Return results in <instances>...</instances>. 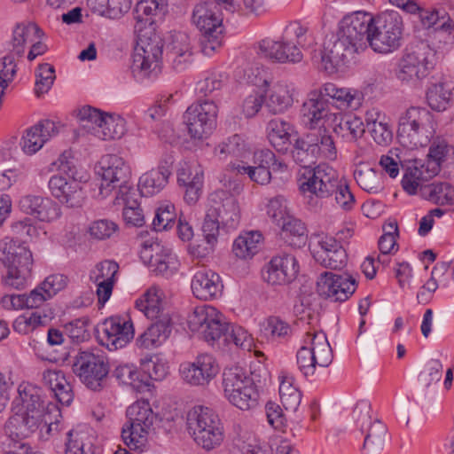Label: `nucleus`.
I'll list each match as a JSON object with an SVG mask.
<instances>
[{"instance_id": "1", "label": "nucleus", "mask_w": 454, "mask_h": 454, "mask_svg": "<svg viewBox=\"0 0 454 454\" xmlns=\"http://www.w3.org/2000/svg\"><path fill=\"white\" fill-rule=\"evenodd\" d=\"M136 47L132 61V73L138 78H155L161 72L163 40L156 32L153 22L138 20L134 25Z\"/></svg>"}, {"instance_id": "2", "label": "nucleus", "mask_w": 454, "mask_h": 454, "mask_svg": "<svg viewBox=\"0 0 454 454\" xmlns=\"http://www.w3.org/2000/svg\"><path fill=\"white\" fill-rule=\"evenodd\" d=\"M300 189L317 198L325 199L334 195L336 203L345 211L351 210L356 203L348 184L338 178L336 171L328 165H318L309 170L300 179Z\"/></svg>"}, {"instance_id": "3", "label": "nucleus", "mask_w": 454, "mask_h": 454, "mask_svg": "<svg viewBox=\"0 0 454 454\" xmlns=\"http://www.w3.org/2000/svg\"><path fill=\"white\" fill-rule=\"evenodd\" d=\"M211 205L207 210L201 231L210 249L216 244L220 224L227 230L238 228L241 212L238 200L224 190L211 195Z\"/></svg>"}, {"instance_id": "4", "label": "nucleus", "mask_w": 454, "mask_h": 454, "mask_svg": "<svg viewBox=\"0 0 454 454\" xmlns=\"http://www.w3.org/2000/svg\"><path fill=\"white\" fill-rule=\"evenodd\" d=\"M434 116L425 107L411 106L399 117L397 138L409 149L427 146L435 133Z\"/></svg>"}, {"instance_id": "5", "label": "nucleus", "mask_w": 454, "mask_h": 454, "mask_svg": "<svg viewBox=\"0 0 454 454\" xmlns=\"http://www.w3.org/2000/svg\"><path fill=\"white\" fill-rule=\"evenodd\" d=\"M308 28L298 22L290 23L279 40L263 39L259 43L260 52L273 61L279 63L300 62L302 59L301 49L307 44Z\"/></svg>"}, {"instance_id": "6", "label": "nucleus", "mask_w": 454, "mask_h": 454, "mask_svg": "<svg viewBox=\"0 0 454 454\" xmlns=\"http://www.w3.org/2000/svg\"><path fill=\"white\" fill-rule=\"evenodd\" d=\"M0 261L7 268L3 284L14 289H22L31 274L32 253L10 238L0 241Z\"/></svg>"}, {"instance_id": "7", "label": "nucleus", "mask_w": 454, "mask_h": 454, "mask_svg": "<svg viewBox=\"0 0 454 454\" xmlns=\"http://www.w3.org/2000/svg\"><path fill=\"white\" fill-rule=\"evenodd\" d=\"M369 46L375 52L387 54L401 46L403 29V19L399 12L387 11L375 17L371 15Z\"/></svg>"}, {"instance_id": "8", "label": "nucleus", "mask_w": 454, "mask_h": 454, "mask_svg": "<svg viewBox=\"0 0 454 454\" xmlns=\"http://www.w3.org/2000/svg\"><path fill=\"white\" fill-rule=\"evenodd\" d=\"M58 162V168L67 176L57 174L50 178L48 187L51 194L68 207H82L85 194L80 183L75 179L77 170L74 160L70 158V153H62Z\"/></svg>"}, {"instance_id": "9", "label": "nucleus", "mask_w": 454, "mask_h": 454, "mask_svg": "<svg viewBox=\"0 0 454 454\" xmlns=\"http://www.w3.org/2000/svg\"><path fill=\"white\" fill-rule=\"evenodd\" d=\"M434 58L433 50L425 43L407 48L396 65V79L402 84L418 86L433 68Z\"/></svg>"}, {"instance_id": "10", "label": "nucleus", "mask_w": 454, "mask_h": 454, "mask_svg": "<svg viewBox=\"0 0 454 454\" xmlns=\"http://www.w3.org/2000/svg\"><path fill=\"white\" fill-rule=\"evenodd\" d=\"M450 150L445 140L437 139L433 142L427 159L425 160L414 159L404 169L402 186L409 194L418 191L419 180H429L435 176L441 169V164Z\"/></svg>"}, {"instance_id": "11", "label": "nucleus", "mask_w": 454, "mask_h": 454, "mask_svg": "<svg viewBox=\"0 0 454 454\" xmlns=\"http://www.w3.org/2000/svg\"><path fill=\"white\" fill-rule=\"evenodd\" d=\"M187 429L195 442L207 450L218 447L223 430L218 416L204 406H195L187 414Z\"/></svg>"}, {"instance_id": "12", "label": "nucleus", "mask_w": 454, "mask_h": 454, "mask_svg": "<svg viewBox=\"0 0 454 454\" xmlns=\"http://www.w3.org/2000/svg\"><path fill=\"white\" fill-rule=\"evenodd\" d=\"M223 387L225 398L239 410L248 411L258 405L259 393L256 386L241 368L225 369Z\"/></svg>"}, {"instance_id": "13", "label": "nucleus", "mask_w": 454, "mask_h": 454, "mask_svg": "<svg viewBox=\"0 0 454 454\" xmlns=\"http://www.w3.org/2000/svg\"><path fill=\"white\" fill-rule=\"evenodd\" d=\"M128 421L122 427L121 437L125 444L133 450L143 451L146 434L156 419L150 404L146 401H137L127 410Z\"/></svg>"}, {"instance_id": "14", "label": "nucleus", "mask_w": 454, "mask_h": 454, "mask_svg": "<svg viewBox=\"0 0 454 454\" xmlns=\"http://www.w3.org/2000/svg\"><path fill=\"white\" fill-rule=\"evenodd\" d=\"M333 351L325 334L308 333L304 345L296 355L297 365L301 372L308 377L316 372L317 367H327L333 361Z\"/></svg>"}, {"instance_id": "15", "label": "nucleus", "mask_w": 454, "mask_h": 454, "mask_svg": "<svg viewBox=\"0 0 454 454\" xmlns=\"http://www.w3.org/2000/svg\"><path fill=\"white\" fill-rule=\"evenodd\" d=\"M217 113L214 101L204 100L190 106L184 114L190 137L197 140L207 138L215 128Z\"/></svg>"}, {"instance_id": "16", "label": "nucleus", "mask_w": 454, "mask_h": 454, "mask_svg": "<svg viewBox=\"0 0 454 454\" xmlns=\"http://www.w3.org/2000/svg\"><path fill=\"white\" fill-rule=\"evenodd\" d=\"M72 368L74 373L88 388L93 391L103 389L109 368L102 356L81 351L75 356Z\"/></svg>"}, {"instance_id": "17", "label": "nucleus", "mask_w": 454, "mask_h": 454, "mask_svg": "<svg viewBox=\"0 0 454 454\" xmlns=\"http://www.w3.org/2000/svg\"><path fill=\"white\" fill-rule=\"evenodd\" d=\"M360 53L361 51L352 43L335 33L325 40L321 51V65L325 72L333 74L348 66Z\"/></svg>"}, {"instance_id": "18", "label": "nucleus", "mask_w": 454, "mask_h": 454, "mask_svg": "<svg viewBox=\"0 0 454 454\" xmlns=\"http://www.w3.org/2000/svg\"><path fill=\"white\" fill-rule=\"evenodd\" d=\"M370 21L371 14L367 12L348 13L340 20L336 34L363 52L369 45Z\"/></svg>"}, {"instance_id": "19", "label": "nucleus", "mask_w": 454, "mask_h": 454, "mask_svg": "<svg viewBox=\"0 0 454 454\" xmlns=\"http://www.w3.org/2000/svg\"><path fill=\"white\" fill-rule=\"evenodd\" d=\"M99 174L102 178L99 196L106 199L118 187L129 183L130 169L122 158L115 154H107L100 160Z\"/></svg>"}, {"instance_id": "20", "label": "nucleus", "mask_w": 454, "mask_h": 454, "mask_svg": "<svg viewBox=\"0 0 454 454\" xmlns=\"http://www.w3.org/2000/svg\"><path fill=\"white\" fill-rule=\"evenodd\" d=\"M96 336L100 345L110 351L117 350L133 339V325L120 317L106 318L97 326Z\"/></svg>"}, {"instance_id": "21", "label": "nucleus", "mask_w": 454, "mask_h": 454, "mask_svg": "<svg viewBox=\"0 0 454 454\" xmlns=\"http://www.w3.org/2000/svg\"><path fill=\"white\" fill-rule=\"evenodd\" d=\"M356 279L348 273L325 272L317 280V294L331 301H344L356 291Z\"/></svg>"}, {"instance_id": "22", "label": "nucleus", "mask_w": 454, "mask_h": 454, "mask_svg": "<svg viewBox=\"0 0 454 454\" xmlns=\"http://www.w3.org/2000/svg\"><path fill=\"white\" fill-rule=\"evenodd\" d=\"M299 273V264L295 256L282 252L274 256L262 270V278L268 284L286 285L293 282Z\"/></svg>"}, {"instance_id": "23", "label": "nucleus", "mask_w": 454, "mask_h": 454, "mask_svg": "<svg viewBox=\"0 0 454 454\" xmlns=\"http://www.w3.org/2000/svg\"><path fill=\"white\" fill-rule=\"evenodd\" d=\"M409 13L417 15L423 28L429 29L439 23L437 33H444L450 41L454 31V21L443 7L416 4L410 5Z\"/></svg>"}, {"instance_id": "24", "label": "nucleus", "mask_w": 454, "mask_h": 454, "mask_svg": "<svg viewBox=\"0 0 454 454\" xmlns=\"http://www.w3.org/2000/svg\"><path fill=\"white\" fill-rule=\"evenodd\" d=\"M46 411H13L4 430L13 440L26 439L40 430Z\"/></svg>"}, {"instance_id": "25", "label": "nucleus", "mask_w": 454, "mask_h": 454, "mask_svg": "<svg viewBox=\"0 0 454 454\" xmlns=\"http://www.w3.org/2000/svg\"><path fill=\"white\" fill-rule=\"evenodd\" d=\"M218 372L215 359L207 354L199 356L193 363L184 364L181 369L184 380L192 386L207 385Z\"/></svg>"}, {"instance_id": "26", "label": "nucleus", "mask_w": 454, "mask_h": 454, "mask_svg": "<svg viewBox=\"0 0 454 454\" xmlns=\"http://www.w3.org/2000/svg\"><path fill=\"white\" fill-rule=\"evenodd\" d=\"M141 258L153 271L163 276L171 275L176 269V258L168 250H163L160 244H144Z\"/></svg>"}, {"instance_id": "27", "label": "nucleus", "mask_w": 454, "mask_h": 454, "mask_svg": "<svg viewBox=\"0 0 454 454\" xmlns=\"http://www.w3.org/2000/svg\"><path fill=\"white\" fill-rule=\"evenodd\" d=\"M19 206L22 212L42 222H50L60 215L59 207L49 198L26 195L20 199Z\"/></svg>"}, {"instance_id": "28", "label": "nucleus", "mask_w": 454, "mask_h": 454, "mask_svg": "<svg viewBox=\"0 0 454 454\" xmlns=\"http://www.w3.org/2000/svg\"><path fill=\"white\" fill-rule=\"evenodd\" d=\"M222 286L219 275L204 267L196 270L191 284L194 296L204 301L215 298L221 293Z\"/></svg>"}, {"instance_id": "29", "label": "nucleus", "mask_w": 454, "mask_h": 454, "mask_svg": "<svg viewBox=\"0 0 454 454\" xmlns=\"http://www.w3.org/2000/svg\"><path fill=\"white\" fill-rule=\"evenodd\" d=\"M320 250L314 252L315 259L324 267L341 270L347 263L348 255L342 246L333 237H323L318 241Z\"/></svg>"}, {"instance_id": "30", "label": "nucleus", "mask_w": 454, "mask_h": 454, "mask_svg": "<svg viewBox=\"0 0 454 454\" xmlns=\"http://www.w3.org/2000/svg\"><path fill=\"white\" fill-rule=\"evenodd\" d=\"M58 133V128L53 121L50 120L42 121L27 129L20 142L21 148L25 153L32 155Z\"/></svg>"}, {"instance_id": "31", "label": "nucleus", "mask_w": 454, "mask_h": 454, "mask_svg": "<svg viewBox=\"0 0 454 454\" xmlns=\"http://www.w3.org/2000/svg\"><path fill=\"white\" fill-rule=\"evenodd\" d=\"M325 98L332 99L333 104L341 110H356L363 103L364 95L352 88H339L333 83H325L321 89Z\"/></svg>"}, {"instance_id": "32", "label": "nucleus", "mask_w": 454, "mask_h": 454, "mask_svg": "<svg viewBox=\"0 0 454 454\" xmlns=\"http://www.w3.org/2000/svg\"><path fill=\"white\" fill-rule=\"evenodd\" d=\"M325 98L332 99L333 104L341 110H356L363 103L364 95L352 88H339L333 83H325L321 89Z\"/></svg>"}, {"instance_id": "33", "label": "nucleus", "mask_w": 454, "mask_h": 454, "mask_svg": "<svg viewBox=\"0 0 454 454\" xmlns=\"http://www.w3.org/2000/svg\"><path fill=\"white\" fill-rule=\"evenodd\" d=\"M49 407L45 406L42 399V390L38 387L22 383L18 387V395L12 402V411H47Z\"/></svg>"}, {"instance_id": "34", "label": "nucleus", "mask_w": 454, "mask_h": 454, "mask_svg": "<svg viewBox=\"0 0 454 454\" xmlns=\"http://www.w3.org/2000/svg\"><path fill=\"white\" fill-rule=\"evenodd\" d=\"M328 99L321 94V90L313 91L303 103L301 112L303 121L308 129L324 124V119L328 116Z\"/></svg>"}, {"instance_id": "35", "label": "nucleus", "mask_w": 454, "mask_h": 454, "mask_svg": "<svg viewBox=\"0 0 454 454\" xmlns=\"http://www.w3.org/2000/svg\"><path fill=\"white\" fill-rule=\"evenodd\" d=\"M43 33L40 27L35 23H19L13 30L10 40V54L15 58H20L25 52L27 43H33L43 36Z\"/></svg>"}, {"instance_id": "36", "label": "nucleus", "mask_w": 454, "mask_h": 454, "mask_svg": "<svg viewBox=\"0 0 454 454\" xmlns=\"http://www.w3.org/2000/svg\"><path fill=\"white\" fill-rule=\"evenodd\" d=\"M366 125L373 141L381 146H387L393 140V130L387 118L378 109H372L365 114Z\"/></svg>"}, {"instance_id": "37", "label": "nucleus", "mask_w": 454, "mask_h": 454, "mask_svg": "<svg viewBox=\"0 0 454 454\" xmlns=\"http://www.w3.org/2000/svg\"><path fill=\"white\" fill-rule=\"evenodd\" d=\"M427 180H419L418 189L425 200L437 205H451L454 203V188L447 182H433L425 184Z\"/></svg>"}, {"instance_id": "38", "label": "nucleus", "mask_w": 454, "mask_h": 454, "mask_svg": "<svg viewBox=\"0 0 454 454\" xmlns=\"http://www.w3.org/2000/svg\"><path fill=\"white\" fill-rule=\"evenodd\" d=\"M171 333V319L168 315H163L162 318L152 324L144 333L137 340L141 348H151L160 345Z\"/></svg>"}, {"instance_id": "39", "label": "nucleus", "mask_w": 454, "mask_h": 454, "mask_svg": "<svg viewBox=\"0 0 454 454\" xmlns=\"http://www.w3.org/2000/svg\"><path fill=\"white\" fill-rule=\"evenodd\" d=\"M192 20L200 31L222 28V19L218 14V8L212 1H204L195 6Z\"/></svg>"}, {"instance_id": "40", "label": "nucleus", "mask_w": 454, "mask_h": 454, "mask_svg": "<svg viewBox=\"0 0 454 454\" xmlns=\"http://www.w3.org/2000/svg\"><path fill=\"white\" fill-rule=\"evenodd\" d=\"M292 125L281 118H274L267 124V137L271 145L280 153H286L291 145Z\"/></svg>"}, {"instance_id": "41", "label": "nucleus", "mask_w": 454, "mask_h": 454, "mask_svg": "<svg viewBox=\"0 0 454 454\" xmlns=\"http://www.w3.org/2000/svg\"><path fill=\"white\" fill-rule=\"evenodd\" d=\"M162 291L153 286H151L144 295L136 301V309L143 312L144 315L152 320L162 318Z\"/></svg>"}, {"instance_id": "42", "label": "nucleus", "mask_w": 454, "mask_h": 454, "mask_svg": "<svg viewBox=\"0 0 454 454\" xmlns=\"http://www.w3.org/2000/svg\"><path fill=\"white\" fill-rule=\"evenodd\" d=\"M310 137H314V146L317 159L325 158L334 160L337 157V148L333 138L331 131L326 129L325 124L309 129Z\"/></svg>"}, {"instance_id": "43", "label": "nucleus", "mask_w": 454, "mask_h": 454, "mask_svg": "<svg viewBox=\"0 0 454 454\" xmlns=\"http://www.w3.org/2000/svg\"><path fill=\"white\" fill-rule=\"evenodd\" d=\"M170 58L175 68H179L184 63L190 61L192 55L191 38L184 32H176L170 37L168 45Z\"/></svg>"}, {"instance_id": "44", "label": "nucleus", "mask_w": 454, "mask_h": 454, "mask_svg": "<svg viewBox=\"0 0 454 454\" xmlns=\"http://www.w3.org/2000/svg\"><path fill=\"white\" fill-rule=\"evenodd\" d=\"M170 174L168 168L160 167L142 175L137 185L140 194L152 196L158 193L167 184Z\"/></svg>"}, {"instance_id": "45", "label": "nucleus", "mask_w": 454, "mask_h": 454, "mask_svg": "<svg viewBox=\"0 0 454 454\" xmlns=\"http://www.w3.org/2000/svg\"><path fill=\"white\" fill-rule=\"evenodd\" d=\"M314 137L309 136V131L297 137L293 145L292 157L301 166L306 168L314 164L317 156L314 146Z\"/></svg>"}, {"instance_id": "46", "label": "nucleus", "mask_w": 454, "mask_h": 454, "mask_svg": "<svg viewBox=\"0 0 454 454\" xmlns=\"http://www.w3.org/2000/svg\"><path fill=\"white\" fill-rule=\"evenodd\" d=\"M54 317L51 308H44L43 311L32 312L29 315H20L13 322V330L20 334H27L39 326L45 325Z\"/></svg>"}, {"instance_id": "47", "label": "nucleus", "mask_w": 454, "mask_h": 454, "mask_svg": "<svg viewBox=\"0 0 454 454\" xmlns=\"http://www.w3.org/2000/svg\"><path fill=\"white\" fill-rule=\"evenodd\" d=\"M125 121L120 115L105 114L99 126H92V133L102 140L119 139L125 134Z\"/></svg>"}, {"instance_id": "48", "label": "nucleus", "mask_w": 454, "mask_h": 454, "mask_svg": "<svg viewBox=\"0 0 454 454\" xmlns=\"http://www.w3.org/2000/svg\"><path fill=\"white\" fill-rule=\"evenodd\" d=\"M262 239L259 231L244 232L234 240L232 251L239 258H252L258 252Z\"/></svg>"}, {"instance_id": "49", "label": "nucleus", "mask_w": 454, "mask_h": 454, "mask_svg": "<svg viewBox=\"0 0 454 454\" xmlns=\"http://www.w3.org/2000/svg\"><path fill=\"white\" fill-rule=\"evenodd\" d=\"M293 101L287 86L276 84L270 90L265 106L270 113L278 114L286 111L293 105Z\"/></svg>"}, {"instance_id": "50", "label": "nucleus", "mask_w": 454, "mask_h": 454, "mask_svg": "<svg viewBox=\"0 0 454 454\" xmlns=\"http://www.w3.org/2000/svg\"><path fill=\"white\" fill-rule=\"evenodd\" d=\"M278 226L281 227L290 246L301 247L306 244V227L301 220L289 215Z\"/></svg>"}, {"instance_id": "51", "label": "nucleus", "mask_w": 454, "mask_h": 454, "mask_svg": "<svg viewBox=\"0 0 454 454\" xmlns=\"http://www.w3.org/2000/svg\"><path fill=\"white\" fill-rule=\"evenodd\" d=\"M357 184L365 192L378 193L383 190L382 176L368 166L360 165L354 172Z\"/></svg>"}, {"instance_id": "52", "label": "nucleus", "mask_w": 454, "mask_h": 454, "mask_svg": "<svg viewBox=\"0 0 454 454\" xmlns=\"http://www.w3.org/2000/svg\"><path fill=\"white\" fill-rule=\"evenodd\" d=\"M215 153L220 156L231 155L242 160L250 154L251 150L246 140L240 135L235 134L220 143Z\"/></svg>"}, {"instance_id": "53", "label": "nucleus", "mask_w": 454, "mask_h": 454, "mask_svg": "<svg viewBox=\"0 0 454 454\" xmlns=\"http://www.w3.org/2000/svg\"><path fill=\"white\" fill-rule=\"evenodd\" d=\"M428 106L434 111H445L450 104L451 90L448 84L439 82L433 84L427 92Z\"/></svg>"}, {"instance_id": "54", "label": "nucleus", "mask_w": 454, "mask_h": 454, "mask_svg": "<svg viewBox=\"0 0 454 454\" xmlns=\"http://www.w3.org/2000/svg\"><path fill=\"white\" fill-rule=\"evenodd\" d=\"M219 311L209 305H201L194 308L188 317V325L192 332L202 333L211 319L218 317Z\"/></svg>"}, {"instance_id": "55", "label": "nucleus", "mask_w": 454, "mask_h": 454, "mask_svg": "<svg viewBox=\"0 0 454 454\" xmlns=\"http://www.w3.org/2000/svg\"><path fill=\"white\" fill-rule=\"evenodd\" d=\"M136 23L138 20L149 19L155 27L154 21L152 20V16L162 17L168 12V1L167 0H140L136 5Z\"/></svg>"}, {"instance_id": "56", "label": "nucleus", "mask_w": 454, "mask_h": 454, "mask_svg": "<svg viewBox=\"0 0 454 454\" xmlns=\"http://www.w3.org/2000/svg\"><path fill=\"white\" fill-rule=\"evenodd\" d=\"M333 130L337 135L353 141L362 137L365 132L362 119L356 116L341 119L338 124L334 125Z\"/></svg>"}, {"instance_id": "57", "label": "nucleus", "mask_w": 454, "mask_h": 454, "mask_svg": "<svg viewBox=\"0 0 454 454\" xmlns=\"http://www.w3.org/2000/svg\"><path fill=\"white\" fill-rule=\"evenodd\" d=\"M113 376L123 385L142 391L147 385L140 379V372L133 364H119L113 371Z\"/></svg>"}, {"instance_id": "58", "label": "nucleus", "mask_w": 454, "mask_h": 454, "mask_svg": "<svg viewBox=\"0 0 454 454\" xmlns=\"http://www.w3.org/2000/svg\"><path fill=\"white\" fill-rule=\"evenodd\" d=\"M279 395L283 407L289 411H297L301 401V395L297 387L293 385L291 378L283 377L279 386Z\"/></svg>"}, {"instance_id": "59", "label": "nucleus", "mask_w": 454, "mask_h": 454, "mask_svg": "<svg viewBox=\"0 0 454 454\" xmlns=\"http://www.w3.org/2000/svg\"><path fill=\"white\" fill-rule=\"evenodd\" d=\"M387 442V428L378 419L370 427L364 442V448L368 449L371 453L382 450Z\"/></svg>"}, {"instance_id": "60", "label": "nucleus", "mask_w": 454, "mask_h": 454, "mask_svg": "<svg viewBox=\"0 0 454 454\" xmlns=\"http://www.w3.org/2000/svg\"><path fill=\"white\" fill-rule=\"evenodd\" d=\"M262 335L268 339H275L288 336L291 332V326L288 323L278 317H270L260 325Z\"/></svg>"}, {"instance_id": "61", "label": "nucleus", "mask_w": 454, "mask_h": 454, "mask_svg": "<svg viewBox=\"0 0 454 454\" xmlns=\"http://www.w3.org/2000/svg\"><path fill=\"white\" fill-rule=\"evenodd\" d=\"M176 214L175 207L169 202L160 204L155 211L153 220V228L156 231H166L172 228L176 223Z\"/></svg>"}, {"instance_id": "62", "label": "nucleus", "mask_w": 454, "mask_h": 454, "mask_svg": "<svg viewBox=\"0 0 454 454\" xmlns=\"http://www.w3.org/2000/svg\"><path fill=\"white\" fill-rule=\"evenodd\" d=\"M228 169L237 171L239 174H247L252 181L262 185L269 184L271 179L270 168L250 167L245 165L243 160H241V163H230Z\"/></svg>"}, {"instance_id": "63", "label": "nucleus", "mask_w": 454, "mask_h": 454, "mask_svg": "<svg viewBox=\"0 0 454 454\" xmlns=\"http://www.w3.org/2000/svg\"><path fill=\"white\" fill-rule=\"evenodd\" d=\"M229 329L230 325L225 322L223 316L219 312L218 317L211 319L210 324L206 325L200 335L207 342L213 343L222 337L228 340Z\"/></svg>"}, {"instance_id": "64", "label": "nucleus", "mask_w": 454, "mask_h": 454, "mask_svg": "<svg viewBox=\"0 0 454 454\" xmlns=\"http://www.w3.org/2000/svg\"><path fill=\"white\" fill-rule=\"evenodd\" d=\"M199 39L200 51L206 56H211L216 50L222 46L223 29L215 28L213 30L200 31Z\"/></svg>"}]
</instances>
